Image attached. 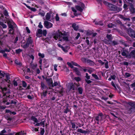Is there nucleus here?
Listing matches in <instances>:
<instances>
[{"mask_svg":"<svg viewBox=\"0 0 135 135\" xmlns=\"http://www.w3.org/2000/svg\"><path fill=\"white\" fill-rule=\"evenodd\" d=\"M103 3L104 4H107L109 7V9L112 11H116L117 9V7L115 5L109 3L108 2L105 1H104Z\"/></svg>","mask_w":135,"mask_h":135,"instance_id":"nucleus-1","label":"nucleus"},{"mask_svg":"<svg viewBox=\"0 0 135 135\" xmlns=\"http://www.w3.org/2000/svg\"><path fill=\"white\" fill-rule=\"evenodd\" d=\"M121 51L122 52L121 54L122 56H126L127 58H128V56L129 53L128 49L123 48L121 50Z\"/></svg>","mask_w":135,"mask_h":135,"instance_id":"nucleus-2","label":"nucleus"},{"mask_svg":"<svg viewBox=\"0 0 135 135\" xmlns=\"http://www.w3.org/2000/svg\"><path fill=\"white\" fill-rule=\"evenodd\" d=\"M32 37L29 36L28 38L26 44L22 46V47L24 49H26L28 47L30 44H31L33 42V40L31 39Z\"/></svg>","mask_w":135,"mask_h":135,"instance_id":"nucleus-3","label":"nucleus"},{"mask_svg":"<svg viewBox=\"0 0 135 135\" xmlns=\"http://www.w3.org/2000/svg\"><path fill=\"white\" fill-rule=\"evenodd\" d=\"M103 115L102 113H99L98 114H97L96 115L95 117L94 121L95 122L96 121L100 120L101 121L103 120Z\"/></svg>","mask_w":135,"mask_h":135,"instance_id":"nucleus-4","label":"nucleus"},{"mask_svg":"<svg viewBox=\"0 0 135 135\" xmlns=\"http://www.w3.org/2000/svg\"><path fill=\"white\" fill-rule=\"evenodd\" d=\"M0 89L2 92L4 96L6 95L7 93L9 94L10 93V91H8V89L7 87H3L2 86L0 85Z\"/></svg>","mask_w":135,"mask_h":135,"instance_id":"nucleus-5","label":"nucleus"},{"mask_svg":"<svg viewBox=\"0 0 135 135\" xmlns=\"http://www.w3.org/2000/svg\"><path fill=\"white\" fill-rule=\"evenodd\" d=\"M132 49H133L134 50L131 51L128 54V58L131 59L132 57L133 58H135V49L131 47L129 48V50H131Z\"/></svg>","mask_w":135,"mask_h":135,"instance_id":"nucleus-6","label":"nucleus"},{"mask_svg":"<svg viewBox=\"0 0 135 135\" xmlns=\"http://www.w3.org/2000/svg\"><path fill=\"white\" fill-rule=\"evenodd\" d=\"M80 5L81 7L80 6L78 5H76L75 6L76 9L78 11L81 12L83 11V9L85 7V4L83 3L80 2Z\"/></svg>","mask_w":135,"mask_h":135,"instance_id":"nucleus-7","label":"nucleus"},{"mask_svg":"<svg viewBox=\"0 0 135 135\" xmlns=\"http://www.w3.org/2000/svg\"><path fill=\"white\" fill-rule=\"evenodd\" d=\"M128 34L129 36L132 38H135V32L131 28H129L128 31Z\"/></svg>","mask_w":135,"mask_h":135,"instance_id":"nucleus-8","label":"nucleus"},{"mask_svg":"<svg viewBox=\"0 0 135 135\" xmlns=\"http://www.w3.org/2000/svg\"><path fill=\"white\" fill-rule=\"evenodd\" d=\"M129 4L130 6L129 9L130 13L131 14H133L135 13V8L134 7V5L132 3L130 2H129Z\"/></svg>","mask_w":135,"mask_h":135,"instance_id":"nucleus-9","label":"nucleus"},{"mask_svg":"<svg viewBox=\"0 0 135 135\" xmlns=\"http://www.w3.org/2000/svg\"><path fill=\"white\" fill-rule=\"evenodd\" d=\"M44 25L46 28L48 29L52 27L53 25L50 22L45 21L44 22Z\"/></svg>","mask_w":135,"mask_h":135,"instance_id":"nucleus-10","label":"nucleus"},{"mask_svg":"<svg viewBox=\"0 0 135 135\" xmlns=\"http://www.w3.org/2000/svg\"><path fill=\"white\" fill-rule=\"evenodd\" d=\"M5 76L6 79H4V80L6 82L9 83L10 84H11V83L10 82V81L9 80L10 79L9 74L8 73H6V74Z\"/></svg>","mask_w":135,"mask_h":135,"instance_id":"nucleus-11","label":"nucleus"},{"mask_svg":"<svg viewBox=\"0 0 135 135\" xmlns=\"http://www.w3.org/2000/svg\"><path fill=\"white\" fill-rule=\"evenodd\" d=\"M47 89L45 90H43L42 92L41 93L42 98H44L46 96L47 93Z\"/></svg>","mask_w":135,"mask_h":135,"instance_id":"nucleus-12","label":"nucleus"},{"mask_svg":"<svg viewBox=\"0 0 135 135\" xmlns=\"http://www.w3.org/2000/svg\"><path fill=\"white\" fill-rule=\"evenodd\" d=\"M46 81L48 83V85L50 86H51L53 83L52 79L51 78H50L49 79H46Z\"/></svg>","mask_w":135,"mask_h":135,"instance_id":"nucleus-13","label":"nucleus"},{"mask_svg":"<svg viewBox=\"0 0 135 135\" xmlns=\"http://www.w3.org/2000/svg\"><path fill=\"white\" fill-rule=\"evenodd\" d=\"M128 104L131 107V108L129 109L130 110L132 109V108H135V102H129L128 103Z\"/></svg>","mask_w":135,"mask_h":135,"instance_id":"nucleus-14","label":"nucleus"},{"mask_svg":"<svg viewBox=\"0 0 135 135\" xmlns=\"http://www.w3.org/2000/svg\"><path fill=\"white\" fill-rule=\"evenodd\" d=\"M70 90H75V85L73 83H70L69 88Z\"/></svg>","mask_w":135,"mask_h":135,"instance_id":"nucleus-15","label":"nucleus"},{"mask_svg":"<svg viewBox=\"0 0 135 135\" xmlns=\"http://www.w3.org/2000/svg\"><path fill=\"white\" fill-rule=\"evenodd\" d=\"M73 70L75 72L76 74L78 75H80V73L79 70L78 68L76 67H74L73 69Z\"/></svg>","mask_w":135,"mask_h":135,"instance_id":"nucleus-16","label":"nucleus"},{"mask_svg":"<svg viewBox=\"0 0 135 135\" xmlns=\"http://www.w3.org/2000/svg\"><path fill=\"white\" fill-rule=\"evenodd\" d=\"M41 89L42 90H43L45 88H46L47 90L49 89V88L46 86L42 81L41 82Z\"/></svg>","mask_w":135,"mask_h":135,"instance_id":"nucleus-17","label":"nucleus"},{"mask_svg":"<svg viewBox=\"0 0 135 135\" xmlns=\"http://www.w3.org/2000/svg\"><path fill=\"white\" fill-rule=\"evenodd\" d=\"M69 49L70 47L69 46H66L65 47H64L62 49L64 52L67 53L68 52Z\"/></svg>","mask_w":135,"mask_h":135,"instance_id":"nucleus-18","label":"nucleus"},{"mask_svg":"<svg viewBox=\"0 0 135 135\" xmlns=\"http://www.w3.org/2000/svg\"><path fill=\"white\" fill-rule=\"evenodd\" d=\"M72 27L74 30L77 31L78 30L79 27L78 25H76L75 23H73L72 25Z\"/></svg>","mask_w":135,"mask_h":135,"instance_id":"nucleus-19","label":"nucleus"},{"mask_svg":"<svg viewBox=\"0 0 135 135\" xmlns=\"http://www.w3.org/2000/svg\"><path fill=\"white\" fill-rule=\"evenodd\" d=\"M77 131L82 133L86 134L87 133V132L86 131L83 130L81 128L78 129L77 130Z\"/></svg>","mask_w":135,"mask_h":135,"instance_id":"nucleus-20","label":"nucleus"},{"mask_svg":"<svg viewBox=\"0 0 135 135\" xmlns=\"http://www.w3.org/2000/svg\"><path fill=\"white\" fill-rule=\"evenodd\" d=\"M8 26L9 28H12L13 29V26L12 24L11 23L10 21H8L7 22Z\"/></svg>","mask_w":135,"mask_h":135,"instance_id":"nucleus-21","label":"nucleus"},{"mask_svg":"<svg viewBox=\"0 0 135 135\" xmlns=\"http://www.w3.org/2000/svg\"><path fill=\"white\" fill-rule=\"evenodd\" d=\"M95 24L96 25H99L100 26H103V24L102 21H96L94 22Z\"/></svg>","mask_w":135,"mask_h":135,"instance_id":"nucleus-22","label":"nucleus"},{"mask_svg":"<svg viewBox=\"0 0 135 135\" xmlns=\"http://www.w3.org/2000/svg\"><path fill=\"white\" fill-rule=\"evenodd\" d=\"M31 119L36 123H37L38 121L37 118L33 116H32L31 117Z\"/></svg>","mask_w":135,"mask_h":135,"instance_id":"nucleus-23","label":"nucleus"},{"mask_svg":"<svg viewBox=\"0 0 135 135\" xmlns=\"http://www.w3.org/2000/svg\"><path fill=\"white\" fill-rule=\"evenodd\" d=\"M42 33V29H39L37 30L36 32V36H37L38 34L41 35Z\"/></svg>","mask_w":135,"mask_h":135,"instance_id":"nucleus-24","label":"nucleus"},{"mask_svg":"<svg viewBox=\"0 0 135 135\" xmlns=\"http://www.w3.org/2000/svg\"><path fill=\"white\" fill-rule=\"evenodd\" d=\"M7 96V98H3V100L2 102V103L3 104H5L6 103L7 101V97L8 98H10V96L9 95L8 97Z\"/></svg>","mask_w":135,"mask_h":135,"instance_id":"nucleus-25","label":"nucleus"},{"mask_svg":"<svg viewBox=\"0 0 135 135\" xmlns=\"http://www.w3.org/2000/svg\"><path fill=\"white\" fill-rule=\"evenodd\" d=\"M86 62L89 64L90 65H93L94 64V62L92 60L90 59H88L87 60Z\"/></svg>","mask_w":135,"mask_h":135,"instance_id":"nucleus-26","label":"nucleus"},{"mask_svg":"<svg viewBox=\"0 0 135 135\" xmlns=\"http://www.w3.org/2000/svg\"><path fill=\"white\" fill-rule=\"evenodd\" d=\"M58 85L59 86H60V85L59 83H58L57 82H55L54 84L52 83L51 87H53L55 86H57Z\"/></svg>","mask_w":135,"mask_h":135,"instance_id":"nucleus-27","label":"nucleus"},{"mask_svg":"<svg viewBox=\"0 0 135 135\" xmlns=\"http://www.w3.org/2000/svg\"><path fill=\"white\" fill-rule=\"evenodd\" d=\"M45 17L47 21H49L51 17L50 14L49 13H47Z\"/></svg>","mask_w":135,"mask_h":135,"instance_id":"nucleus-28","label":"nucleus"},{"mask_svg":"<svg viewBox=\"0 0 135 135\" xmlns=\"http://www.w3.org/2000/svg\"><path fill=\"white\" fill-rule=\"evenodd\" d=\"M78 90L79 93L80 94H82L83 91V89L81 87H79Z\"/></svg>","mask_w":135,"mask_h":135,"instance_id":"nucleus-29","label":"nucleus"},{"mask_svg":"<svg viewBox=\"0 0 135 135\" xmlns=\"http://www.w3.org/2000/svg\"><path fill=\"white\" fill-rule=\"evenodd\" d=\"M71 63L72 64L75 66H78L79 67V68H83L81 66L79 65L77 63L74 62L73 61H72L71 62Z\"/></svg>","mask_w":135,"mask_h":135,"instance_id":"nucleus-30","label":"nucleus"},{"mask_svg":"<svg viewBox=\"0 0 135 135\" xmlns=\"http://www.w3.org/2000/svg\"><path fill=\"white\" fill-rule=\"evenodd\" d=\"M0 25L3 28H6L7 27V25L3 22L0 21Z\"/></svg>","mask_w":135,"mask_h":135,"instance_id":"nucleus-31","label":"nucleus"},{"mask_svg":"<svg viewBox=\"0 0 135 135\" xmlns=\"http://www.w3.org/2000/svg\"><path fill=\"white\" fill-rule=\"evenodd\" d=\"M59 38H60L59 35H58V33H56L54 36V38L56 40H57Z\"/></svg>","mask_w":135,"mask_h":135,"instance_id":"nucleus-32","label":"nucleus"},{"mask_svg":"<svg viewBox=\"0 0 135 135\" xmlns=\"http://www.w3.org/2000/svg\"><path fill=\"white\" fill-rule=\"evenodd\" d=\"M131 75L130 73H126L125 74L124 76L125 78H127L130 76Z\"/></svg>","mask_w":135,"mask_h":135,"instance_id":"nucleus-33","label":"nucleus"},{"mask_svg":"<svg viewBox=\"0 0 135 135\" xmlns=\"http://www.w3.org/2000/svg\"><path fill=\"white\" fill-rule=\"evenodd\" d=\"M112 36L111 34H107L106 36V37L109 40H110L112 39Z\"/></svg>","mask_w":135,"mask_h":135,"instance_id":"nucleus-34","label":"nucleus"},{"mask_svg":"<svg viewBox=\"0 0 135 135\" xmlns=\"http://www.w3.org/2000/svg\"><path fill=\"white\" fill-rule=\"evenodd\" d=\"M92 76H93L95 79L98 80L99 78L98 76L95 74H92Z\"/></svg>","mask_w":135,"mask_h":135,"instance_id":"nucleus-35","label":"nucleus"},{"mask_svg":"<svg viewBox=\"0 0 135 135\" xmlns=\"http://www.w3.org/2000/svg\"><path fill=\"white\" fill-rule=\"evenodd\" d=\"M112 45L113 46H115L118 44V42L117 41L114 40L112 41Z\"/></svg>","mask_w":135,"mask_h":135,"instance_id":"nucleus-36","label":"nucleus"},{"mask_svg":"<svg viewBox=\"0 0 135 135\" xmlns=\"http://www.w3.org/2000/svg\"><path fill=\"white\" fill-rule=\"evenodd\" d=\"M38 56L40 57L41 58H43L45 57V55L43 53L41 54L40 53H38Z\"/></svg>","mask_w":135,"mask_h":135,"instance_id":"nucleus-37","label":"nucleus"},{"mask_svg":"<svg viewBox=\"0 0 135 135\" xmlns=\"http://www.w3.org/2000/svg\"><path fill=\"white\" fill-rule=\"evenodd\" d=\"M40 129H41L40 133V134L41 135H44L45 132L44 129L42 128H41Z\"/></svg>","mask_w":135,"mask_h":135,"instance_id":"nucleus-38","label":"nucleus"},{"mask_svg":"<svg viewBox=\"0 0 135 135\" xmlns=\"http://www.w3.org/2000/svg\"><path fill=\"white\" fill-rule=\"evenodd\" d=\"M15 64L17 65L21 66L22 65V64L21 63L18 62L17 60H15Z\"/></svg>","mask_w":135,"mask_h":135,"instance_id":"nucleus-39","label":"nucleus"},{"mask_svg":"<svg viewBox=\"0 0 135 135\" xmlns=\"http://www.w3.org/2000/svg\"><path fill=\"white\" fill-rule=\"evenodd\" d=\"M22 85L23 87L26 88L27 86V84L25 81H22Z\"/></svg>","mask_w":135,"mask_h":135,"instance_id":"nucleus-40","label":"nucleus"},{"mask_svg":"<svg viewBox=\"0 0 135 135\" xmlns=\"http://www.w3.org/2000/svg\"><path fill=\"white\" fill-rule=\"evenodd\" d=\"M22 51V49H17L16 50V52L17 54H19Z\"/></svg>","mask_w":135,"mask_h":135,"instance_id":"nucleus-41","label":"nucleus"},{"mask_svg":"<svg viewBox=\"0 0 135 135\" xmlns=\"http://www.w3.org/2000/svg\"><path fill=\"white\" fill-rule=\"evenodd\" d=\"M74 79L77 82H79L81 80V78L79 77H75L74 78Z\"/></svg>","mask_w":135,"mask_h":135,"instance_id":"nucleus-42","label":"nucleus"},{"mask_svg":"<svg viewBox=\"0 0 135 135\" xmlns=\"http://www.w3.org/2000/svg\"><path fill=\"white\" fill-rule=\"evenodd\" d=\"M114 26V24L112 23H109L108 25V28H112Z\"/></svg>","mask_w":135,"mask_h":135,"instance_id":"nucleus-43","label":"nucleus"},{"mask_svg":"<svg viewBox=\"0 0 135 135\" xmlns=\"http://www.w3.org/2000/svg\"><path fill=\"white\" fill-rule=\"evenodd\" d=\"M67 64L69 65L71 68H74V67L73 65L70 62H67Z\"/></svg>","mask_w":135,"mask_h":135,"instance_id":"nucleus-44","label":"nucleus"},{"mask_svg":"<svg viewBox=\"0 0 135 135\" xmlns=\"http://www.w3.org/2000/svg\"><path fill=\"white\" fill-rule=\"evenodd\" d=\"M71 124L72 126V128L73 129H75L76 127V125L74 122H71Z\"/></svg>","mask_w":135,"mask_h":135,"instance_id":"nucleus-45","label":"nucleus"},{"mask_svg":"<svg viewBox=\"0 0 135 135\" xmlns=\"http://www.w3.org/2000/svg\"><path fill=\"white\" fill-rule=\"evenodd\" d=\"M47 34V31L46 30H44L43 31H42V33L43 35L44 36H46V34Z\"/></svg>","mask_w":135,"mask_h":135,"instance_id":"nucleus-46","label":"nucleus"},{"mask_svg":"<svg viewBox=\"0 0 135 135\" xmlns=\"http://www.w3.org/2000/svg\"><path fill=\"white\" fill-rule=\"evenodd\" d=\"M16 101V100L15 99L13 100H12L10 102V103L14 104H16L17 103Z\"/></svg>","mask_w":135,"mask_h":135,"instance_id":"nucleus-47","label":"nucleus"},{"mask_svg":"<svg viewBox=\"0 0 135 135\" xmlns=\"http://www.w3.org/2000/svg\"><path fill=\"white\" fill-rule=\"evenodd\" d=\"M13 83L15 86H17L18 85V83L15 80H14L13 81Z\"/></svg>","mask_w":135,"mask_h":135,"instance_id":"nucleus-48","label":"nucleus"},{"mask_svg":"<svg viewBox=\"0 0 135 135\" xmlns=\"http://www.w3.org/2000/svg\"><path fill=\"white\" fill-rule=\"evenodd\" d=\"M105 67V68L107 69H108L109 68V66H108V61H107L104 64Z\"/></svg>","mask_w":135,"mask_h":135,"instance_id":"nucleus-49","label":"nucleus"},{"mask_svg":"<svg viewBox=\"0 0 135 135\" xmlns=\"http://www.w3.org/2000/svg\"><path fill=\"white\" fill-rule=\"evenodd\" d=\"M60 18L59 17L58 15L57 14L56 15V17H55V20L56 21H59Z\"/></svg>","mask_w":135,"mask_h":135,"instance_id":"nucleus-50","label":"nucleus"},{"mask_svg":"<svg viewBox=\"0 0 135 135\" xmlns=\"http://www.w3.org/2000/svg\"><path fill=\"white\" fill-rule=\"evenodd\" d=\"M64 41H69L68 38L67 36H64L62 38Z\"/></svg>","mask_w":135,"mask_h":135,"instance_id":"nucleus-51","label":"nucleus"},{"mask_svg":"<svg viewBox=\"0 0 135 135\" xmlns=\"http://www.w3.org/2000/svg\"><path fill=\"white\" fill-rule=\"evenodd\" d=\"M29 9L33 12H36L37 11V9L36 8L33 7H30Z\"/></svg>","mask_w":135,"mask_h":135,"instance_id":"nucleus-52","label":"nucleus"},{"mask_svg":"<svg viewBox=\"0 0 135 135\" xmlns=\"http://www.w3.org/2000/svg\"><path fill=\"white\" fill-rule=\"evenodd\" d=\"M89 79H85V81L86 83H87V84H89L92 82V81Z\"/></svg>","mask_w":135,"mask_h":135,"instance_id":"nucleus-53","label":"nucleus"},{"mask_svg":"<svg viewBox=\"0 0 135 135\" xmlns=\"http://www.w3.org/2000/svg\"><path fill=\"white\" fill-rule=\"evenodd\" d=\"M13 29L12 28H10L9 30V31L8 32V34H13V31H12V30Z\"/></svg>","mask_w":135,"mask_h":135,"instance_id":"nucleus-54","label":"nucleus"},{"mask_svg":"<svg viewBox=\"0 0 135 135\" xmlns=\"http://www.w3.org/2000/svg\"><path fill=\"white\" fill-rule=\"evenodd\" d=\"M86 76H85V78L86 79H90V76H89L88 75V73H86L85 74Z\"/></svg>","mask_w":135,"mask_h":135,"instance_id":"nucleus-55","label":"nucleus"},{"mask_svg":"<svg viewBox=\"0 0 135 135\" xmlns=\"http://www.w3.org/2000/svg\"><path fill=\"white\" fill-rule=\"evenodd\" d=\"M3 14L6 16H8V13L6 10H5L4 11Z\"/></svg>","mask_w":135,"mask_h":135,"instance_id":"nucleus-56","label":"nucleus"},{"mask_svg":"<svg viewBox=\"0 0 135 135\" xmlns=\"http://www.w3.org/2000/svg\"><path fill=\"white\" fill-rule=\"evenodd\" d=\"M111 84L114 88H115V90H117V88L116 86L115 85L114 82L112 81L111 83Z\"/></svg>","mask_w":135,"mask_h":135,"instance_id":"nucleus-57","label":"nucleus"},{"mask_svg":"<svg viewBox=\"0 0 135 135\" xmlns=\"http://www.w3.org/2000/svg\"><path fill=\"white\" fill-rule=\"evenodd\" d=\"M128 6L126 4L124 3V4L123 7L125 9H127L128 8H127Z\"/></svg>","mask_w":135,"mask_h":135,"instance_id":"nucleus-58","label":"nucleus"},{"mask_svg":"<svg viewBox=\"0 0 135 135\" xmlns=\"http://www.w3.org/2000/svg\"><path fill=\"white\" fill-rule=\"evenodd\" d=\"M82 67L83 68L81 69H83V70L84 72L88 71V69H86L87 68V67Z\"/></svg>","mask_w":135,"mask_h":135,"instance_id":"nucleus-59","label":"nucleus"},{"mask_svg":"<svg viewBox=\"0 0 135 135\" xmlns=\"http://www.w3.org/2000/svg\"><path fill=\"white\" fill-rule=\"evenodd\" d=\"M92 34V32L91 31H87L86 32V34L88 36H90Z\"/></svg>","mask_w":135,"mask_h":135,"instance_id":"nucleus-60","label":"nucleus"},{"mask_svg":"<svg viewBox=\"0 0 135 135\" xmlns=\"http://www.w3.org/2000/svg\"><path fill=\"white\" fill-rule=\"evenodd\" d=\"M38 27L39 28H43V26L42 25L41 22H40L39 23Z\"/></svg>","mask_w":135,"mask_h":135,"instance_id":"nucleus-61","label":"nucleus"},{"mask_svg":"<svg viewBox=\"0 0 135 135\" xmlns=\"http://www.w3.org/2000/svg\"><path fill=\"white\" fill-rule=\"evenodd\" d=\"M3 53L5 52H9L10 51V49H4V50H3Z\"/></svg>","mask_w":135,"mask_h":135,"instance_id":"nucleus-62","label":"nucleus"},{"mask_svg":"<svg viewBox=\"0 0 135 135\" xmlns=\"http://www.w3.org/2000/svg\"><path fill=\"white\" fill-rule=\"evenodd\" d=\"M119 17L120 18L124 20L125 17H124L123 15H119Z\"/></svg>","mask_w":135,"mask_h":135,"instance_id":"nucleus-63","label":"nucleus"},{"mask_svg":"<svg viewBox=\"0 0 135 135\" xmlns=\"http://www.w3.org/2000/svg\"><path fill=\"white\" fill-rule=\"evenodd\" d=\"M98 62L102 65L104 64V62L102 61L101 60H98Z\"/></svg>","mask_w":135,"mask_h":135,"instance_id":"nucleus-64","label":"nucleus"}]
</instances>
